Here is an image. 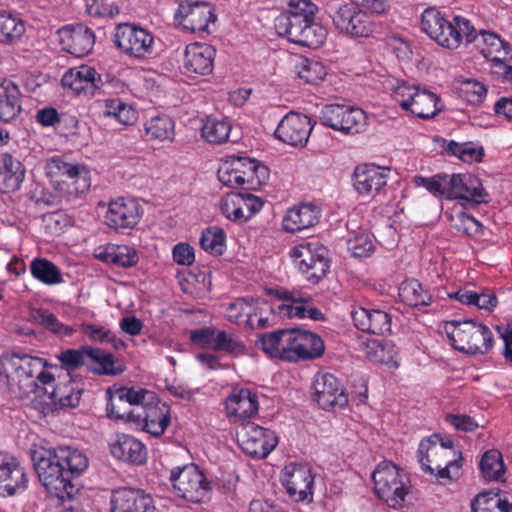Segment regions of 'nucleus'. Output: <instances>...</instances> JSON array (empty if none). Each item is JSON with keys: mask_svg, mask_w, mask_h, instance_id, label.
<instances>
[{"mask_svg": "<svg viewBox=\"0 0 512 512\" xmlns=\"http://www.w3.org/2000/svg\"><path fill=\"white\" fill-rule=\"evenodd\" d=\"M135 417L136 428H141L153 436L162 435L170 424V408L154 400L146 403V406H136Z\"/></svg>", "mask_w": 512, "mask_h": 512, "instance_id": "nucleus-15", "label": "nucleus"}, {"mask_svg": "<svg viewBox=\"0 0 512 512\" xmlns=\"http://www.w3.org/2000/svg\"><path fill=\"white\" fill-rule=\"evenodd\" d=\"M200 244L206 252L220 256L226 249V234L220 227H208L202 231Z\"/></svg>", "mask_w": 512, "mask_h": 512, "instance_id": "nucleus-44", "label": "nucleus"}, {"mask_svg": "<svg viewBox=\"0 0 512 512\" xmlns=\"http://www.w3.org/2000/svg\"><path fill=\"white\" fill-rule=\"evenodd\" d=\"M28 486L24 467L13 455L0 451V495L13 496Z\"/></svg>", "mask_w": 512, "mask_h": 512, "instance_id": "nucleus-18", "label": "nucleus"}, {"mask_svg": "<svg viewBox=\"0 0 512 512\" xmlns=\"http://www.w3.org/2000/svg\"><path fill=\"white\" fill-rule=\"evenodd\" d=\"M61 83L64 88H69L76 94L94 96L96 91L101 89L103 82L96 69L81 65L68 70L62 77Z\"/></svg>", "mask_w": 512, "mask_h": 512, "instance_id": "nucleus-23", "label": "nucleus"}, {"mask_svg": "<svg viewBox=\"0 0 512 512\" xmlns=\"http://www.w3.org/2000/svg\"><path fill=\"white\" fill-rule=\"evenodd\" d=\"M333 24L341 33L353 37H369L374 31L371 16L349 4L330 6Z\"/></svg>", "mask_w": 512, "mask_h": 512, "instance_id": "nucleus-10", "label": "nucleus"}, {"mask_svg": "<svg viewBox=\"0 0 512 512\" xmlns=\"http://www.w3.org/2000/svg\"><path fill=\"white\" fill-rule=\"evenodd\" d=\"M215 350L223 351L231 356L237 357L244 354L245 344L236 335L229 334L224 330H219Z\"/></svg>", "mask_w": 512, "mask_h": 512, "instance_id": "nucleus-59", "label": "nucleus"}, {"mask_svg": "<svg viewBox=\"0 0 512 512\" xmlns=\"http://www.w3.org/2000/svg\"><path fill=\"white\" fill-rule=\"evenodd\" d=\"M317 12L318 7L311 0H286V8L281 13L295 18L315 21Z\"/></svg>", "mask_w": 512, "mask_h": 512, "instance_id": "nucleus-55", "label": "nucleus"}, {"mask_svg": "<svg viewBox=\"0 0 512 512\" xmlns=\"http://www.w3.org/2000/svg\"><path fill=\"white\" fill-rule=\"evenodd\" d=\"M480 469L486 480H498L505 470L501 453L495 449L485 452L480 461Z\"/></svg>", "mask_w": 512, "mask_h": 512, "instance_id": "nucleus-49", "label": "nucleus"}, {"mask_svg": "<svg viewBox=\"0 0 512 512\" xmlns=\"http://www.w3.org/2000/svg\"><path fill=\"white\" fill-rule=\"evenodd\" d=\"M45 173L50 179L58 202L74 207L90 187V172L86 166L52 157L46 161Z\"/></svg>", "mask_w": 512, "mask_h": 512, "instance_id": "nucleus-2", "label": "nucleus"}, {"mask_svg": "<svg viewBox=\"0 0 512 512\" xmlns=\"http://www.w3.org/2000/svg\"><path fill=\"white\" fill-rule=\"evenodd\" d=\"M231 124L224 119L208 117L202 125V137L209 143L221 144L228 140Z\"/></svg>", "mask_w": 512, "mask_h": 512, "instance_id": "nucleus-41", "label": "nucleus"}, {"mask_svg": "<svg viewBox=\"0 0 512 512\" xmlns=\"http://www.w3.org/2000/svg\"><path fill=\"white\" fill-rule=\"evenodd\" d=\"M237 439L246 454L263 459L276 447L278 439L269 429L247 422L237 431Z\"/></svg>", "mask_w": 512, "mask_h": 512, "instance_id": "nucleus-11", "label": "nucleus"}, {"mask_svg": "<svg viewBox=\"0 0 512 512\" xmlns=\"http://www.w3.org/2000/svg\"><path fill=\"white\" fill-rule=\"evenodd\" d=\"M115 397L119 401V404H126L130 406V408H134L135 406H146L147 402L151 400H155V394L146 389L134 387H120L115 391Z\"/></svg>", "mask_w": 512, "mask_h": 512, "instance_id": "nucleus-46", "label": "nucleus"}, {"mask_svg": "<svg viewBox=\"0 0 512 512\" xmlns=\"http://www.w3.org/2000/svg\"><path fill=\"white\" fill-rule=\"evenodd\" d=\"M449 179V174L440 173L428 178L416 176L413 182L418 187L426 188L434 196L448 199Z\"/></svg>", "mask_w": 512, "mask_h": 512, "instance_id": "nucleus-52", "label": "nucleus"}, {"mask_svg": "<svg viewBox=\"0 0 512 512\" xmlns=\"http://www.w3.org/2000/svg\"><path fill=\"white\" fill-rule=\"evenodd\" d=\"M421 29L438 45L447 49L458 48L463 40L469 44L475 39V28L469 20L461 16L449 19L435 8H427L422 13Z\"/></svg>", "mask_w": 512, "mask_h": 512, "instance_id": "nucleus-3", "label": "nucleus"}, {"mask_svg": "<svg viewBox=\"0 0 512 512\" xmlns=\"http://www.w3.org/2000/svg\"><path fill=\"white\" fill-rule=\"evenodd\" d=\"M399 297L405 304L415 307L429 305L432 301L430 293L416 279L402 282L399 287Z\"/></svg>", "mask_w": 512, "mask_h": 512, "instance_id": "nucleus-37", "label": "nucleus"}, {"mask_svg": "<svg viewBox=\"0 0 512 512\" xmlns=\"http://www.w3.org/2000/svg\"><path fill=\"white\" fill-rule=\"evenodd\" d=\"M108 403L106 407L107 415L111 419L122 420L127 423H133L135 425V417L132 416V413L136 411V406L134 408L127 407L126 404H119V401L115 397V393H112V390L109 388L107 390Z\"/></svg>", "mask_w": 512, "mask_h": 512, "instance_id": "nucleus-57", "label": "nucleus"}, {"mask_svg": "<svg viewBox=\"0 0 512 512\" xmlns=\"http://www.w3.org/2000/svg\"><path fill=\"white\" fill-rule=\"evenodd\" d=\"M243 188L246 190H256L260 188L269 179V169L267 166L257 162L255 159L241 157Z\"/></svg>", "mask_w": 512, "mask_h": 512, "instance_id": "nucleus-35", "label": "nucleus"}, {"mask_svg": "<svg viewBox=\"0 0 512 512\" xmlns=\"http://www.w3.org/2000/svg\"><path fill=\"white\" fill-rule=\"evenodd\" d=\"M285 329H279L273 332L261 333L257 336L256 346H258L266 355L271 358L284 361V352L286 344L284 340Z\"/></svg>", "mask_w": 512, "mask_h": 512, "instance_id": "nucleus-39", "label": "nucleus"}, {"mask_svg": "<svg viewBox=\"0 0 512 512\" xmlns=\"http://www.w3.org/2000/svg\"><path fill=\"white\" fill-rule=\"evenodd\" d=\"M329 252L319 242H305L292 248L290 256L305 279L313 285L323 280L330 269Z\"/></svg>", "mask_w": 512, "mask_h": 512, "instance_id": "nucleus-7", "label": "nucleus"}, {"mask_svg": "<svg viewBox=\"0 0 512 512\" xmlns=\"http://www.w3.org/2000/svg\"><path fill=\"white\" fill-rule=\"evenodd\" d=\"M312 129L313 125L308 116L290 112L278 124L275 136L291 146H304Z\"/></svg>", "mask_w": 512, "mask_h": 512, "instance_id": "nucleus-20", "label": "nucleus"}, {"mask_svg": "<svg viewBox=\"0 0 512 512\" xmlns=\"http://www.w3.org/2000/svg\"><path fill=\"white\" fill-rule=\"evenodd\" d=\"M216 50L208 44L193 43L186 47L184 69L188 74L208 75L213 71Z\"/></svg>", "mask_w": 512, "mask_h": 512, "instance_id": "nucleus-25", "label": "nucleus"}, {"mask_svg": "<svg viewBox=\"0 0 512 512\" xmlns=\"http://www.w3.org/2000/svg\"><path fill=\"white\" fill-rule=\"evenodd\" d=\"M366 126L367 116L365 112L360 108L347 106L342 126H339L338 131L345 134H358L363 132Z\"/></svg>", "mask_w": 512, "mask_h": 512, "instance_id": "nucleus-54", "label": "nucleus"}, {"mask_svg": "<svg viewBox=\"0 0 512 512\" xmlns=\"http://www.w3.org/2000/svg\"><path fill=\"white\" fill-rule=\"evenodd\" d=\"M226 410L230 418H249L258 411L257 397L249 389L233 390L226 399Z\"/></svg>", "mask_w": 512, "mask_h": 512, "instance_id": "nucleus-32", "label": "nucleus"}, {"mask_svg": "<svg viewBox=\"0 0 512 512\" xmlns=\"http://www.w3.org/2000/svg\"><path fill=\"white\" fill-rule=\"evenodd\" d=\"M463 464L462 453H459L457 459H449L440 467H434V475L437 479L443 483V480L453 481L461 476V467Z\"/></svg>", "mask_w": 512, "mask_h": 512, "instance_id": "nucleus-64", "label": "nucleus"}, {"mask_svg": "<svg viewBox=\"0 0 512 512\" xmlns=\"http://www.w3.org/2000/svg\"><path fill=\"white\" fill-rule=\"evenodd\" d=\"M241 157H233L218 169L219 181L228 187H243Z\"/></svg>", "mask_w": 512, "mask_h": 512, "instance_id": "nucleus-47", "label": "nucleus"}, {"mask_svg": "<svg viewBox=\"0 0 512 512\" xmlns=\"http://www.w3.org/2000/svg\"><path fill=\"white\" fill-rule=\"evenodd\" d=\"M298 348L299 361H301L319 358L323 355L325 346L323 340L317 334L301 330Z\"/></svg>", "mask_w": 512, "mask_h": 512, "instance_id": "nucleus-45", "label": "nucleus"}, {"mask_svg": "<svg viewBox=\"0 0 512 512\" xmlns=\"http://www.w3.org/2000/svg\"><path fill=\"white\" fill-rule=\"evenodd\" d=\"M21 92L11 80L0 82V122L9 123L16 119L21 111Z\"/></svg>", "mask_w": 512, "mask_h": 512, "instance_id": "nucleus-31", "label": "nucleus"}, {"mask_svg": "<svg viewBox=\"0 0 512 512\" xmlns=\"http://www.w3.org/2000/svg\"><path fill=\"white\" fill-rule=\"evenodd\" d=\"M82 390L75 388L72 384L53 387L50 392V399L54 404L63 408H74L79 404Z\"/></svg>", "mask_w": 512, "mask_h": 512, "instance_id": "nucleus-53", "label": "nucleus"}, {"mask_svg": "<svg viewBox=\"0 0 512 512\" xmlns=\"http://www.w3.org/2000/svg\"><path fill=\"white\" fill-rule=\"evenodd\" d=\"M446 151L465 163L481 162L484 157L483 147H476L472 143L450 141L447 144Z\"/></svg>", "mask_w": 512, "mask_h": 512, "instance_id": "nucleus-51", "label": "nucleus"}, {"mask_svg": "<svg viewBox=\"0 0 512 512\" xmlns=\"http://www.w3.org/2000/svg\"><path fill=\"white\" fill-rule=\"evenodd\" d=\"M25 178L22 163L8 153H0V192L17 191Z\"/></svg>", "mask_w": 512, "mask_h": 512, "instance_id": "nucleus-29", "label": "nucleus"}, {"mask_svg": "<svg viewBox=\"0 0 512 512\" xmlns=\"http://www.w3.org/2000/svg\"><path fill=\"white\" fill-rule=\"evenodd\" d=\"M86 361L87 370L97 375L117 376L126 370L123 361L101 348L88 346Z\"/></svg>", "mask_w": 512, "mask_h": 512, "instance_id": "nucleus-28", "label": "nucleus"}, {"mask_svg": "<svg viewBox=\"0 0 512 512\" xmlns=\"http://www.w3.org/2000/svg\"><path fill=\"white\" fill-rule=\"evenodd\" d=\"M353 180V186L358 193L374 195L387 184V173L378 166L364 164L356 167Z\"/></svg>", "mask_w": 512, "mask_h": 512, "instance_id": "nucleus-26", "label": "nucleus"}, {"mask_svg": "<svg viewBox=\"0 0 512 512\" xmlns=\"http://www.w3.org/2000/svg\"><path fill=\"white\" fill-rule=\"evenodd\" d=\"M244 205L242 193H229L222 198L220 208L227 219L243 223L247 221L243 211Z\"/></svg>", "mask_w": 512, "mask_h": 512, "instance_id": "nucleus-50", "label": "nucleus"}, {"mask_svg": "<svg viewBox=\"0 0 512 512\" xmlns=\"http://www.w3.org/2000/svg\"><path fill=\"white\" fill-rule=\"evenodd\" d=\"M347 111L346 105L340 104H329L325 105L320 112V122L330 127L333 130L338 131L339 126H342V121Z\"/></svg>", "mask_w": 512, "mask_h": 512, "instance_id": "nucleus-60", "label": "nucleus"}, {"mask_svg": "<svg viewBox=\"0 0 512 512\" xmlns=\"http://www.w3.org/2000/svg\"><path fill=\"white\" fill-rule=\"evenodd\" d=\"M348 250L356 258L368 257L374 249L372 238L367 233H360L347 242Z\"/></svg>", "mask_w": 512, "mask_h": 512, "instance_id": "nucleus-62", "label": "nucleus"}, {"mask_svg": "<svg viewBox=\"0 0 512 512\" xmlns=\"http://www.w3.org/2000/svg\"><path fill=\"white\" fill-rule=\"evenodd\" d=\"M46 362L39 357L28 354L12 353L0 356V376L8 384L15 383L22 386L23 382L36 385L35 374L45 368Z\"/></svg>", "mask_w": 512, "mask_h": 512, "instance_id": "nucleus-9", "label": "nucleus"}, {"mask_svg": "<svg viewBox=\"0 0 512 512\" xmlns=\"http://www.w3.org/2000/svg\"><path fill=\"white\" fill-rule=\"evenodd\" d=\"M145 131L150 139L164 141L173 136L174 122L168 116H156L146 122Z\"/></svg>", "mask_w": 512, "mask_h": 512, "instance_id": "nucleus-48", "label": "nucleus"}, {"mask_svg": "<svg viewBox=\"0 0 512 512\" xmlns=\"http://www.w3.org/2000/svg\"><path fill=\"white\" fill-rule=\"evenodd\" d=\"M438 101L439 98L436 94L425 89H419L417 94H414V99L406 110L419 118L429 119L439 111L437 108Z\"/></svg>", "mask_w": 512, "mask_h": 512, "instance_id": "nucleus-36", "label": "nucleus"}, {"mask_svg": "<svg viewBox=\"0 0 512 512\" xmlns=\"http://www.w3.org/2000/svg\"><path fill=\"white\" fill-rule=\"evenodd\" d=\"M142 214V208L135 199L121 197L109 203L105 222L113 229H131L139 223Z\"/></svg>", "mask_w": 512, "mask_h": 512, "instance_id": "nucleus-19", "label": "nucleus"}, {"mask_svg": "<svg viewBox=\"0 0 512 512\" xmlns=\"http://www.w3.org/2000/svg\"><path fill=\"white\" fill-rule=\"evenodd\" d=\"M30 319L43 326L57 337L71 336L75 332L73 327L60 322L58 318L48 310L32 309Z\"/></svg>", "mask_w": 512, "mask_h": 512, "instance_id": "nucleus-40", "label": "nucleus"}, {"mask_svg": "<svg viewBox=\"0 0 512 512\" xmlns=\"http://www.w3.org/2000/svg\"><path fill=\"white\" fill-rule=\"evenodd\" d=\"M472 512H512V504L491 492L479 493L471 503Z\"/></svg>", "mask_w": 512, "mask_h": 512, "instance_id": "nucleus-43", "label": "nucleus"}, {"mask_svg": "<svg viewBox=\"0 0 512 512\" xmlns=\"http://www.w3.org/2000/svg\"><path fill=\"white\" fill-rule=\"evenodd\" d=\"M30 271L34 278L47 285H55L63 281L60 269L45 258H35L30 264Z\"/></svg>", "mask_w": 512, "mask_h": 512, "instance_id": "nucleus-42", "label": "nucleus"}, {"mask_svg": "<svg viewBox=\"0 0 512 512\" xmlns=\"http://www.w3.org/2000/svg\"><path fill=\"white\" fill-rule=\"evenodd\" d=\"M169 479L177 496L193 503L203 502L211 490L210 482L194 463L173 468Z\"/></svg>", "mask_w": 512, "mask_h": 512, "instance_id": "nucleus-8", "label": "nucleus"}, {"mask_svg": "<svg viewBox=\"0 0 512 512\" xmlns=\"http://www.w3.org/2000/svg\"><path fill=\"white\" fill-rule=\"evenodd\" d=\"M406 475L392 462L383 461L372 473L374 489L377 495L394 509L401 508L408 494Z\"/></svg>", "mask_w": 512, "mask_h": 512, "instance_id": "nucleus-6", "label": "nucleus"}, {"mask_svg": "<svg viewBox=\"0 0 512 512\" xmlns=\"http://www.w3.org/2000/svg\"><path fill=\"white\" fill-rule=\"evenodd\" d=\"M320 211L312 204H303L290 208L284 219L283 229L290 233L313 227L319 222Z\"/></svg>", "mask_w": 512, "mask_h": 512, "instance_id": "nucleus-30", "label": "nucleus"}, {"mask_svg": "<svg viewBox=\"0 0 512 512\" xmlns=\"http://www.w3.org/2000/svg\"><path fill=\"white\" fill-rule=\"evenodd\" d=\"M351 317L355 327L363 332L384 335L391 331V317L385 311L358 306L351 310Z\"/></svg>", "mask_w": 512, "mask_h": 512, "instance_id": "nucleus-24", "label": "nucleus"}, {"mask_svg": "<svg viewBox=\"0 0 512 512\" xmlns=\"http://www.w3.org/2000/svg\"><path fill=\"white\" fill-rule=\"evenodd\" d=\"M312 396L322 409L344 407L348 403V397L339 380L329 373L316 375Z\"/></svg>", "mask_w": 512, "mask_h": 512, "instance_id": "nucleus-17", "label": "nucleus"}, {"mask_svg": "<svg viewBox=\"0 0 512 512\" xmlns=\"http://www.w3.org/2000/svg\"><path fill=\"white\" fill-rule=\"evenodd\" d=\"M444 329L452 346L467 354H485L493 347L489 328L473 319L447 322Z\"/></svg>", "mask_w": 512, "mask_h": 512, "instance_id": "nucleus-4", "label": "nucleus"}, {"mask_svg": "<svg viewBox=\"0 0 512 512\" xmlns=\"http://www.w3.org/2000/svg\"><path fill=\"white\" fill-rule=\"evenodd\" d=\"M88 346H81L78 349H66L57 355L61 367L67 371H75L86 366Z\"/></svg>", "mask_w": 512, "mask_h": 512, "instance_id": "nucleus-56", "label": "nucleus"}, {"mask_svg": "<svg viewBox=\"0 0 512 512\" xmlns=\"http://www.w3.org/2000/svg\"><path fill=\"white\" fill-rule=\"evenodd\" d=\"M58 34L63 49L76 57L88 55L95 45L94 32L81 23L62 27Z\"/></svg>", "mask_w": 512, "mask_h": 512, "instance_id": "nucleus-21", "label": "nucleus"}, {"mask_svg": "<svg viewBox=\"0 0 512 512\" xmlns=\"http://www.w3.org/2000/svg\"><path fill=\"white\" fill-rule=\"evenodd\" d=\"M31 457L40 482L50 493L61 500L74 496L77 488L72 481L88 468L82 451L71 446L39 447Z\"/></svg>", "mask_w": 512, "mask_h": 512, "instance_id": "nucleus-1", "label": "nucleus"}, {"mask_svg": "<svg viewBox=\"0 0 512 512\" xmlns=\"http://www.w3.org/2000/svg\"><path fill=\"white\" fill-rule=\"evenodd\" d=\"M154 37L147 30L128 23L117 25L114 43L123 53L142 58L152 52Z\"/></svg>", "mask_w": 512, "mask_h": 512, "instance_id": "nucleus-12", "label": "nucleus"}, {"mask_svg": "<svg viewBox=\"0 0 512 512\" xmlns=\"http://www.w3.org/2000/svg\"><path fill=\"white\" fill-rule=\"evenodd\" d=\"M25 32L22 20L9 14L2 31H0L1 44H13L18 41Z\"/></svg>", "mask_w": 512, "mask_h": 512, "instance_id": "nucleus-61", "label": "nucleus"}, {"mask_svg": "<svg viewBox=\"0 0 512 512\" xmlns=\"http://www.w3.org/2000/svg\"><path fill=\"white\" fill-rule=\"evenodd\" d=\"M111 512H155L154 501L144 491L120 488L111 495Z\"/></svg>", "mask_w": 512, "mask_h": 512, "instance_id": "nucleus-22", "label": "nucleus"}, {"mask_svg": "<svg viewBox=\"0 0 512 512\" xmlns=\"http://www.w3.org/2000/svg\"><path fill=\"white\" fill-rule=\"evenodd\" d=\"M438 440L439 434L423 439L417 451L422 470L430 475H434V467H440L452 458L451 451L445 450L443 446L439 445Z\"/></svg>", "mask_w": 512, "mask_h": 512, "instance_id": "nucleus-27", "label": "nucleus"}, {"mask_svg": "<svg viewBox=\"0 0 512 512\" xmlns=\"http://www.w3.org/2000/svg\"><path fill=\"white\" fill-rule=\"evenodd\" d=\"M110 450L114 457L128 463L142 464L146 460L145 445L130 435L119 436L110 446Z\"/></svg>", "mask_w": 512, "mask_h": 512, "instance_id": "nucleus-33", "label": "nucleus"}, {"mask_svg": "<svg viewBox=\"0 0 512 512\" xmlns=\"http://www.w3.org/2000/svg\"><path fill=\"white\" fill-rule=\"evenodd\" d=\"M274 28L279 36L286 37L290 42L314 49L325 42L328 34L320 23L283 13L275 18Z\"/></svg>", "mask_w": 512, "mask_h": 512, "instance_id": "nucleus-5", "label": "nucleus"}, {"mask_svg": "<svg viewBox=\"0 0 512 512\" xmlns=\"http://www.w3.org/2000/svg\"><path fill=\"white\" fill-rule=\"evenodd\" d=\"M96 256L106 263L124 268L135 266L139 260L136 250L126 245H108Z\"/></svg>", "mask_w": 512, "mask_h": 512, "instance_id": "nucleus-34", "label": "nucleus"}, {"mask_svg": "<svg viewBox=\"0 0 512 512\" xmlns=\"http://www.w3.org/2000/svg\"><path fill=\"white\" fill-rule=\"evenodd\" d=\"M475 39L472 43H476V47L480 53L491 62L501 58L500 54L505 49V43L495 33L481 30L479 33L475 31Z\"/></svg>", "mask_w": 512, "mask_h": 512, "instance_id": "nucleus-38", "label": "nucleus"}, {"mask_svg": "<svg viewBox=\"0 0 512 512\" xmlns=\"http://www.w3.org/2000/svg\"><path fill=\"white\" fill-rule=\"evenodd\" d=\"M300 332L301 329L292 328L285 329L284 332V344H286V350L283 349L284 352V361L285 362H298L299 361V348L300 344Z\"/></svg>", "mask_w": 512, "mask_h": 512, "instance_id": "nucleus-63", "label": "nucleus"}, {"mask_svg": "<svg viewBox=\"0 0 512 512\" xmlns=\"http://www.w3.org/2000/svg\"><path fill=\"white\" fill-rule=\"evenodd\" d=\"M107 114L114 116L120 123L131 125L137 119V112L128 104L119 99L106 101Z\"/></svg>", "mask_w": 512, "mask_h": 512, "instance_id": "nucleus-58", "label": "nucleus"}, {"mask_svg": "<svg viewBox=\"0 0 512 512\" xmlns=\"http://www.w3.org/2000/svg\"><path fill=\"white\" fill-rule=\"evenodd\" d=\"M176 17L184 30L198 34H208L209 25L214 24L217 19L213 6L205 1L180 3Z\"/></svg>", "mask_w": 512, "mask_h": 512, "instance_id": "nucleus-13", "label": "nucleus"}, {"mask_svg": "<svg viewBox=\"0 0 512 512\" xmlns=\"http://www.w3.org/2000/svg\"><path fill=\"white\" fill-rule=\"evenodd\" d=\"M448 200H459L471 206L488 203L490 197L481 180L470 173L450 175Z\"/></svg>", "mask_w": 512, "mask_h": 512, "instance_id": "nucleus-14", "label": "nucleus"}, {"mask_svg": "<svg viewBox=\"0 0 512 512\" xmlns=\"http://www.w3.org/2000/svg\"><path fill=\"white\" fill-rule=\"evenodd\" d=\"M282 483L295 501H312L314 475L309 466L294 463L287 465Z\"/></svg>", "mask_w": 512, "mask_h": 512, "instance_id": "nucleus-16", "label": "nucleus"}]
</instances>
